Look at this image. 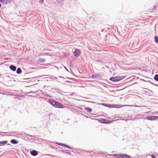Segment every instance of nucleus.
Returning a JSON list of instances; mask_svg holds the SVG:
<instances>
[{"label":"nucleus","mask_w":158,"mask_h":158,"mask_svg":"<svg viewBox=\"0 0 158 158\" xmlns=\"http://www.w3.org/2000/svg\"><path fill=\"white\" fill-rule=\"evenodd\" d=\"M5 64V65H7L8 66V65L7 64Z\"/></svg>","instance_id":"27"},{"label":"nucleus","mask_w":158,"mask_h":158,"mask_svg":"<svg viewBox=\"0 0 158 158\" xmlns=\"http://www.w3.org/2000/svg\"><path fill=\"white\" fill-rule=\"evenodd\" d=\"M39 1L41 3H43L44 1L43 0H39Z\"/></svg>","instance_id":"20"},{"label":"nucleus","mask_w":158,"mask_h":158,"mask_svg":"<svg viewBox=\"0 0 158 158\" xmlns=\"http://www.w3.org/2000/svg\"><path fill=\"white\" fill-rule=\"evenodd\" d=\"M135 106V107H141L142 106H137V105H134V106H130V105H129V106Z\"/></svg>","instance_id":"18"},{"label":"nucleus","mask_w":158,"mask_h":158,"mask_svg":"<svg viewBox=\"0 0 158 158\" xmlns=\"http://www.w3.org/2000/svg\"><path fill=\"white\" fill-rule=\"evenodd\" d=\"M1 7V3H0V8Z\"/></svg>","instance_id":"26"},{"label":"nucleus","mask_w":158,"mask_h":158,"mask_svg":"<svg viewBox=\"0 0 158 158\" xmlns=\"http://www.w3.org/2000/svg\"><path fill=\"white\" fill-rule=\"evenodd\" d=\"M24 96L23 95L21 96L19 95H16L15 97V98H16L20 100L24 99Z\"/></svg>","instance_id":"6"},{"label":"nucleus","mask_w":158,"mask_h":158,"mask_svg":"<svg viewBox=\"0 0 158 158\" xmlns=\"http://www.w3.org/2000/svg\"><path fill=\"white\" fill-rule=\"evenodd\" d=\"M57 144H58L59 145H60V146H64V145H65V144L62 143H57Z\"/></svg>","instance_id":"17"},{"label":"nucleus","mask_w":158,"mask_h":158,"mask_svg":"<svg viewBox=\"0 0 158 158\" xmlns=\"http://www.w3.org/2000/svg\"><path fill=\"white\" fill-rule=\"evenodd\" d=\"M122 158H131V157L128 155L125 154H122Z\"/></svg>","instance_id":"12"},{"label":"nucleus","mask_w":158,"mask_h":158,"mask_svg":"<svg viewBox=\"0 0 158 158\" xmlns=\"http://www.w3.org/2000/svg\"><path fill=\"white\" fill-rule=\"evenodd\" d=\"M0 2L3 4H7L10 2V0H0Z\"/></svg>","instance_id":"5"},{"label":"nucleus","mask_w":158,"mask_h":158,"mask_svg":"<svg viewBox=\"0 0 158 158\" xmlns=\"http://www.w3.org/2000/svg\"><path fill=\"white\" fill-rule=\"evenodd\" d=\"M42 60H41V61L42 62H43L44 61H45V59H41Z\"/></svg>","instance_id":"22"},{"label":"nucleus","mask_w":158,"mask_h":158,"mask_svg":"<svg viewBox=\"0 0 158 158\" xmlns=\"http://www.w3.org/2000/svg\"><path fill=\"white\" fill-rule=\"evenodd\" d=\"M16 67L15 66L13 65H10V70L15 71L16 70Z\"/></svg>","instance_id":"11"},{"label":"nucleus","mask_w":158,"mask_h":158,"mask_svg":"<svg viewBox=\"0 0 158 158\" xmlns=\"http://www.w3.org/2000/svg\"><path fill=\"white\" fill-rule=\"evenodd\" d=\"M21 72H22V70H21V69L19 68H18L16 71L17 73L18 74H19L21 73Z\"/></svg>","instance_id":"13"},{"label":"nucleus","mask_w":158,"mask_h":158,"mask_svg":"<svg viewBox=\"0 0 158 158\" xmlns=\"http://www.w3.org/2000/svg\"><path fill=\"white\" fill-rule=\"evenodd\" d=\"M154 9L156 8V6H154Z\"/></svg>","instance_id":"25"},{"label":"nucleus","mask_w":158,"mask_h":158,"mask_svg":"<svg viewBox=\"0 0 158 158\" xmlns=\"http://www.w3.org/2000/svg\"><path fill=\"white\" fill-rule=\"evenodd\" d=\"M125 77V76H117L116 77H111L110 80L111 81L114 82H117L120 81Z\"/></svg>","instance_id":"2"},{"label":"nucleus","mask_w":158,"mask_h":158,"mask_svg":"<svg viewBox=\"0 0 158 158\" xmlns=\"http://www.w3.org/2000/svg\"><path fill=\"white\" fill-rule=\"evenodd\" d=\"M66 55L65 54H64L62 56L63 57H64L66 56Z\"/></svg>","instance_id":"23"},{"label":"nucleus","mask_w":158,"mask_h":158,"mask_svg":"<svg viewBox=\"0 0 158 158\" xmlns=\"http://www.w3.org/2000/svg\"><path fill=\"white\" fill-rule=\"evenodd\" d=\"M155 40L156 43L158 44V37L156 36H155Z\"/></svg>","instance_id":"15"},{"label":"nucleus","mask_w":158,"mask_h":158,"mask_svg":"<svg viewBox=\"0 0 158 158\" xmlns=\"http://www.w3.org/2000/svg\"><path fill=\"white\" fill-rule=\"evenodd\" d=\"M85 109L88 112H89L92 111L91 109L89 108H85Z\"/></svg>","instance_id":"14"},{"label":"nucleus","mask_w":158,"mask_h":158,"mask_svg":"<svg viewBox=\"0 0 158 158\" xmlns=\"http://www.w3.org/2000/svg\"><path fill=\"white\" fill-rule=\"evenodd\" d=\"M31 154L33 156H35L38 154L37 152L35 150H33L31 152Z\"/></svg>","instance_id":"7"},{"label":"nucleus","mask_w":158,"mask_h":158,"mask_svg":"<svg viewBox=\"0 0 158 158\" xmlns=\"http://www.w3.org/2000/svg\"><path fill=\"white\" fill-rule=\"evenodd\" d=\"M151 156L152 158H156V156L155 155H151Z\"/></svg>","instance_id":"19"},{"label":"nucleus","mask_w":158,"mask_h":158,"mask_svg":"<svg viewBox=\"0 0 158 158\" xmlns=\"http://www.w3.org/2000/svg\"><path fill=\"white\" fill-rule=\"evenodd\" d=\"M80 53L81 51L78 49H76L75 51L74 52V55L76 57L79 56L80 54Z\"/></svg>","instance_id":"3"},{"label":"nucleus","mask_w":158,"mask_h":158,"mask_svg":"<svg viewBox=\"0 0 158 158\" xmlns=\"http://www.w3.org/2000/svg\"><path fill=\"white\" fill-rule=\"evenodd\" d=\"M7 143V141H0V146H3Z\"/></svg>","instance_id":"10"},{"label":"nucleus","mask_w":158,"mask_h":158,"mask_svg":"<svg viewBox=\"0 0 158 158\" xmlns=\"http://www.w3.org/2000/svg\"><path fill=\"white\" fill-rule=\"evenodd\" d=\"M10 143L13 144H17L19 143V141L15 139H13L10 140Z\"/></svg>","instance_id":"9"},{"label":"nucleus","mask_w":158,"mask_h":158,"mask_svg":"<svg viewBox=\"0 0 158 158\" xmlns=\"http://www.w3.org/2000/svg\"><path fill=\"white\" fill-rule=\"evenodd\" d=\"M111 155L113 156L114 157H117V158L121 157V158H122V154H111Z\"/></svg>","instance_id":"8"},{"label":"nucleus","mask_w":158,"mask_h":158,"mask_svg":"<svg viewBox=\"0 0 158 158\" xmlns=\"http://www.w3.org/2000/svg\"><path fill=\"white\" fill-rule=\"evenodd\" d=\"M154 79L156 81H158V74H156L155 76Z\"/></svg>","instance_id":"16"},{"label":"nucleus","mask_w":158,"mask_h":158,"mask_svg":"<svg viewBox=\"0 0 158 158\" xmlns=\"http://www.w3.org/2000/svg\"><path fill=\"white\" fill-rule=\"evenodd\" d=\"M64 146L66 148H71L70 147H69V146L65 144V145H64Z\"/></svg>","instance_id":"21"},{"label":"nucleus","mask_w":158,"mask_h":158,"mask_svg":"<svg viewBox=\"0 0 158 158\" xmlns=\"http://www.w3.org/2000/svg\"><path fill=\"white\" fill-rule=\"evenodd\" d=\"M157 117L155 116H149L147 117V118L148 120H152L156 119Z\"/></svg>","instance_id":"4"},{"label":"nucleus","mask_w":158,"mask_h":158,"mask_svg":"<svg viewBox=\"0 0 158 158\" xmlns=\"http://www.w3.org/2000/svg\"><path fill=\"white\" fill-rule=\"evenodd\" d=\"M48 102L55 108H64V106L60 103L54 101L52 99H49Z\"/></svg>","instance_id":"1"},{"label":"nucleus","mask_w":158,"mask_h":158,"mask_svg":"<svg viewBox=\"0 0 158 158\" xmlns=\"http://www.w3.org/2000/svg\"><path fill=\"white\" fill-rule=\"evenodd\" d=\"M64 68H65V69L68 71V70L65 67H64Z\"/></svg>","instance_id":"24"}]
</instances>
